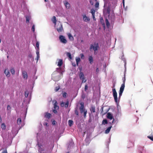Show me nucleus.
I'll return each mask as SVG.
<instances>
[{
	"mask_svg": "<svg viewBox=\"0 0 153 153\" xmlns=\"http://www.w3.org/2000/svg\"><path fill=\"white\" fill-rule=\"evenodd\" d=\"M110 7L109 6H108L103 9V12L104 14L105 15L108 14V17L109 19L111 20V22H114L115 20V14L114 13H112L111 16L110 17Z\"/></svg>",
	"mask_w": 153,
	"mask_h": 153,
	"instance_id": "obj_1",
	"label": "nucleus"
},
{
	"mask_svg": "<svg viewBox=\"0 0 153 153\" xmlns=\"http://www.w3.org/2000/svg\"><path fill=\"white\" fill-rule=\"evenodd\" d=\"M55 27L57 31L59 33H60L64 30L62 25L59 21L57 22V25H56Z\"/></svg>",
	"mask_w": 153,
	"mask_h": 153,
	"instance_id": "obj_2",
	"label": "nucleus"
},
{
	"mask_svg": "<svg viewBox=\"0 0 153 153\" xmlns=\"http://www.w3.org/2000/svg\"><path fill=\"white\" fill-rule=\"evenodd\" d=\"M126 79L125 75L123 79V83L122 84L120 88L119 91V98L121 97L122 94V93L124 90V89L125 87V82L126 81Z\"/></svg>",
	"mask_w": 153,
	"mask_h": 153,
	"instance_id": "obj_3",
	"label": "nucleus"
},
{
	"mask_svg": "<svg viewBox=\"0 0 153 153\" xmlns=\"http://www.w3.org/2000/svg\"><path fill=\"white\" fill-rule=\"evenodd\" d=\"M99 48V45L98 43L95 42L93 45L91 44L90 45V49L91 51L93 49L95 53L96 51H97Z\"/></svg>",
	"mask_w": 153,
	"mask_h": 153,
	"instance_id": "obj_4",
	"label": "nucleus"
},
{
	"mask_svg": "<svg viewBox=\"0 0 153 153\" xmlns=\"http://www.w3.org/2000/svg\"><path fill=\"white\" fill-rule=\"evenodd\" d=\"M59 72L57 71H54L52 74V78L55 81H57L59 79V75H56Z\"/></svg>",
	"mask_w": 153,
	"mask_h": 153,
	"instance_id": "obj_5",
	"label": "nucleus"
},
{
	"mask_svg": "<svg viewBox=\"0 0 153 153\" xmlns=\"http://www.w3.org/2000/svg\"><path fill=\"white\" fill-rule=\"evenodd\" d=\"M113 95L114 97V101L116 103L117 102V93L115 88H113L112 90Z\"/></svg>",
	"mask_w": 153,
	"mask_h": 153,
	"instance_id": "obj_6",
	"label": "nucleus"
},
{
	"mask_svg": "<svg viewBox=\"0 0 153 153\" xmlns=\"http://www.w3.org/2000/svg\"><path fill=\"white\" fill-rule=\"evenodd\" d=\"M80 79L82 80V83H85L86 81V80L85 79L84 75L82 72H80L79 75Z\"/></svg>",
	"mask_w": 153,
	"mask_h": 153,
	"instance_id": "obj_7",
	"label": "nucleus"
},
{
	"mask_svg": "<svg viewBox=\"0 0 153 153\" xmlns=\"http://www.w3.org/2000/svg\"><path fill=\"white\" fill-rule=\"evenodd\" d=\"M59 38V40L62 43L65 44L67 42V41L65 39V37L64 36L62 35H60Z\"/></svg>",
	"mask_w": 153,
	"mask_h": 153,
	"instance_id": "obj_8",
	"label": "nucleus"
},
{
	"mask_svg": "<svg viewBox=\"0 0 153 153\" xmlns=\"http://www.w3.org/2000/svg\"><path fill=\"white\" fill-rule=\"evenodd\" d=\"M107 117L108 118L111 120L113 119V120L111 123H113L114 122V121L115 120V119L113 118V115L110 113H108V114H107Z\"/></svg>",
	"mask_w": 153,
	"mask_h": 153,
	"instance_id": "obj_9",
	"label": "nucleus"
},
{
	"mask_svg": "<svg viewBox=\"0 0 153 153\" xmlns=\"http://www.w3.org/2000/svg\"><path fill=\"white\" fill-rule=\"evenodd\" d=\"M81 106L79 107V110L81 113H83V111L84 110L86 109L84 108V104L83 102H82L80 104Z\"/></svg>",
	"mask_w": 153,
	"mask_h": 153,
	"instance_id": "obj_10",
	"label": "nucleus"
},
{
	"mask_svg": "<svg viewBox=\"0 0 153 153\" xmlns=\"http://www.w3.org/2000/svg\"><path fill=\"white\" fill-rule=\"evenodd\" d=\"M22 73L24 78L27 79V72L25 71H22Z\"/></svg>",
	"mask_w": 153,
	"mask_h": 153,
	"instance_id": "obj_11",
	"label": "nucleus"
},
{
	"mask_svg": "<svg viewBox=\"0 0 153 153\" xmlns=\"http://www.w3.org/2000/svg\"><path fill=\"white\" fill-rule=\"evenodd\" d=\"M45 117L49 119L51 117V115L50 113L46 112L45 113Z\"/></svg>",
	"mask_w": 153,
	"mask_h": 153,
	"instance_id": "obj_12",
	"label": "nucleus"
},
{
	"mask_svg": "<svg viewBox=\"0 0 153 153\" xmlns=\"http://www.w3.org/2000/svg\"><path fill=\"white\" fill-rule=\"evenodd\" d=\"M91 113L92 114L96 112L95 107L94 106H92L90 108Z\"/></svg>",
	"mask_w": 153,
	"mask_h": 153,
	"instance_id": "obj_13",
	"label": "nucleus"
},
{
	"mask_svg": "<svg viewBox=\"0 0 153 153\" xmlns=\"http://www.w3.org/2000/svg\"><path fill=\"white\" fill-rule=\"evenodd\" d=\"M83 18L84 21L86 22L89 21L90 20V18L87 17L85 15L83 16Z\"/></svg>",
	"mask_w": 153,
	"mask_h": 153,
	"instance_id": "obj_14",
	"label": "nucleus"
},
{
	"mask_svg": "<svg viewBox=\"0 0 153 153\" xmlns=\"http://www.w3.org/2000/svg\"><path fill=\"white\" fill-rule=\"evenodd\" d=\"M100 21L101 23L102 24L103 27L105 28V24L102 17H101L100 18Z\"/></svg>",
	"mask_w": 153,
	"mask_h": 153,
	"instance_id": "obj_15",
	"label": "nucleus"
},
{
	"mask_svg": "<svg viewBox=\"0 0 153 153\" xmlns=\"http://www.w3.org/2000/svg\"><path fill=\"white\" fill-rule=\"evenodd\" d=\"M58 62L57 65L59 67L61 66L63 64V61L62 59H58Z\"/></svg>",
	"mask_w": 153,
	"mask_h": 153,
	"instance_id": "obj_16",
	"label": "nucleus"
},
{
	"mask_svg": "<svg viewBox=\"0 0 153 153\" xmlns=\"http://www.w3.org/2000/svg\"><path fill=\"white\" fill-rule=\"evenodd\" d=\"M4 73L7 77H9L10 76V73L8 70L6 69L4 71Z\"/></svg>",
	"mask_w": 153,
	"mask_h": 153,
	"instance_id": "obj_17",
	"label": "nucleus"
},
{
	"mask_svg": "<svg viewBox=\"0 0 153 153\" xmlns=\"http://www.w3.org/2000/svg\"><path fill=\"white\" fill-rule=\"evenodd\" d=\"M64 4L67 8L68 9L70 7V4L68 2L65 1L64 2Z\"/></svg>",
	"mask_w": 153,
	"mask_h": 153,
	"instance_id": "obj_18",
	"label": "nucleus"
},
{
	"mask_svg": "<svg viewBox=\"0 0 153 153\" xmlns=\"http://www.w3.org/2000/svg\"><path fill=\"white\" fill-rule=\"evenodd\" d=\"M52 21L53 23L56 25V22L57 21L56 17L55 16H53L52 19Z\"/></svg>",
	"mask_w": 153,
	"mask_h": 153,
	"instance_id": "obj_19",
	"label": "nucleus"
},
{
	"mask_svg": "<svg viewBox=\"0 0 153 153\" xmlns=\"http://www.w3.org/2000/svg\"><path fill=\"white\" fill-rule=\"evenodd\" d=\"M88 60L89 61L90 63L91 64H92L93 61V57L91 56H89Z\"/></svg>",
	"mask_w": 153,
	"mask_h": 153,
	"instance_id": "obj_20",
	"label": "nucleus"
},
{
	"mask_svg": "<svg viewBox=\"0 0 153 153\" xmlns=\"http://www.w3.org/2000/svg\"><path fill=\"white\" fill-rule=\"evenodd\" d=\"M112 127V126H110V127H108L105 130V134H108V133L110 131V130L111 128Z\"/></svg>",
	"mask_w": 153,
	"mask_h": 153,
	"instance_id": "obj_21",
	"label": "nucleus"
},
{
	"mask_svg": "<svg viewBox=\"0 0 153 153\" xmlns=\"http://www.w3.org/2000/svg\"><path fill=\"white\" fill-rule=\"evenodd\" d=\"M105 21L107 27L108 28L110 27V23L108 19L107 18H106Z\"/></svg>",
	"mask_w": 153,
	"mask_h": 153,
	"instance_id": "obj_22",
	"label": "nucleus"
},
{
	"mask_svg": "<svg viewBox=\"0 0 153 153\" xmlns=\"http://www.w3.org/2000/svg\"><path fill=\"white\" fill-rule=\"evenodd\" d=\"M55 102L54 104V108L55 109H58L59 107L57 105V102L56 100H55Z\"/></svg>",
	"mask_w": 153,
	"mask_h": 153,
	"instance_id": "obj_23",
	"label": "nucleus"
},
{
	"mask_svg": "<svg viewBox=\"0 0 153 153\" xmlns=\"http://www.w3.org/2000/svg\"><path fill=\"white\" fill-rule=\"evenodd\" d=\"M68 37L69 39L70 40H73L74 39V38L71 33H68Z\"/></svg>",
	"mask_w": 153,
	"mask_h": 153,
	"instance_id": "obj_24",
	"label": "nucleus"
},
{
	"mask_svg": "<svg viewBox=\"0 0 153 153\" xmlns=\"http://www.w3.org/2000/svg\"><path fill=\"white\" fill-rule=\"evenodd\" d=\"M68 123L69 126H71L73 124V121L71 120H69L68 121Z\"/></svg>",
	"mask_w": 153,
	"mask_h": 153,
	"instance_id": "obj_25",
	"label": "nucleus"
},
{
	"mask_svg": "<svg viewBox=\"0 0 153 153\" xmlns=\"http://www.w3.org/2000/svg\"><path fill=\"white\" fill-rule=\"evenodd\" d=\"M66 55H67V56L70 59H72V57L71 56V54L69 52H67V53Z\"/></svg>",
	"mask_w": 153,
	"mask_h": 153,
	"instance_id": "obj_26",
	"label": "nucleus"
},
{
	"mask_svg": "<svg viewBox=\"0 0 153 153\" xmlns=\"http://www.w3.org/2000/svg\"><path fill=\"white\" fill-rule=\"evenodd\" d=\"M80 61V58L79 57L76 58V65H78V64L79 62Z\"/></svg>",
	"mask_w": 153,
	"mask_h": 153,
	"instance_id": "obj_27",
	"label": "nucleus"
},
{
	"mask_svg": "<svg viewBox=\"0 0 153 153\" xmlns=\"http://www.w3.org/2000/svg\"><path fill=\"white\" fill-rule=\"evenodd\" d=\"M22 122V120L20 118H18L17 120V123L18 125H20Z\"/></svg>",
	"mask_w": 153,
	"mask_h": 153,
	"instance_id": "obj_28",
	"label": "nucleus"
},
{
	"mask_svg": "<svg viewBox=\"0 0 153 153\" xmlns=\"http://www.w3.org/2000/svg\"><path fill=\"white\" fill-rule=\"evenodd\" d=\"M1 127L2 129H5L6 128V126L4 123H3L1 125Z\"/></svg>",
	"mask_w": 153,
	"mask_h": 153,
	"instance_id": "obj_29",
	"label": "nucleus"
},
{
	"mask_svg": "<svg viewBox=\"0 0 153 153\" xmlns=\"http://www.w3.org/2000/svg\"><path fill=\"white\" fill-rule=\"evenodd\" d=\"M91 13L92 15H95V10L94 9H92L91 10Z\"/></svg>",
	"mask_w": 153,
	"mask_h": 153,
	"instance_id": "obj_30",
	"label": "nucleus"
},
{
	"mask_svg": "<svg viewBox=\"0 0 153 153\" xmlns=\"http://www.w3.org/2000/svg\"><path fill=\"white\" fill-rule=\"evenodd\" d=\"M83 112L84 113V117L85 118L86 117V114L87 113V111L86 110H84Z\"/></svg>",
	"mask_w": 153,
	"mask_h": 153,
	"instance_id": "obj_31",
	"label": "nucleus"
},
{
	"mask_svg": "<svg viewBox=\"0 0 153 153\" xmlns=\"http://www.w3.org/2000/svg\"><path fill=\"white\" fill-rule=\"evenodd\" d=\"M108 123L107 121L106 120H103L102 121V124L104 125L107 124Z\"/></svg>",
	"mask_w": 153,
	"mask_h": 153,
	"instance_id": "obj_32",
	"label": "nucleus"
},
{
	"mask_svg": "<svg viewBox=\"0 0 153 153\" xmlns=\"http://www.w3.org/2000/svg\"><path fill=\"white\" fill-rule=\"evenodd\" d=\"M10 71L12 74H15V70L13 68H11L10 70Z\"/></svg>",
	"mask_w": 153,
	"mask_h": 153,
	"instance_id": "obj_33",
	"label": "nucleus"
},
{
	"mask_svg": "<svg viewBox=\"0 0 153 153\" xmlns=\"http://www.w3.org/2000/svg\"><path fill=\"white\" fill-rule=\"evenodd\" d=\"M29 92L28 91H26L25 93V95L26 97H27L28 96Z\"/></svg>",
	"mask_w": 153,
	"mask_h": 153,
	"instance_id": "obj_34",
	"label": "nucleus"
},
{
	"mask_svg": "<svg viewBox=\"0 0 153 153\" xmlns=\"http://www.w3.org/2000/svg\"><path fill=\"white\" fill-rule=\"evenodd\" d=\"M80 57H81V58L82 59H84L85 56H84V54L83 53H82L80 54Z\"/></svg>",
	"mask_w": 153,
	"mask_h": 153,
	"instance_id": "obj_35",
	"label": "nucleus"
},
{
	"mask_svg": "<svg viewBox=\"0 0 153 153\" xmlns=\"http://www.w3.org/2000/svg\"><path fill=\"white\" fill-rule=\"evenodd\" d=\"M36 47L38 48V50H39V43L38 42H36Z\"/></svg>",
	"mask_w": 153,
	"mask_h": 153,
	"instance_id": "obj_36",
	"label": "nucleus"
},
{
	"mask_svg": "<svg viewBox=\"0 0 153 153\" xmlns=\"http://www.w3.org/2000/svg\"><path fill=\"white\" fill-rule=\"evenodd\" d=\"M68 105H69V102L68 101L65 104V108H67L68 107Z\"/></svg>",
	"mask_w": 153,
	"mask_h": 153,
	"instance_id": "obj_37",
	"label": "nucleus"
},
{
	"mask_svg": "<svg viewBox=\"0 0 153 153\" xmlns=\"http://www.w3.org/2000/svg\"><path fill=\"white\" fill-rule=\"evenodd\" d=\"M99 5V3L98 2H97L95 4V7H98Z\"/></svg>",
	"mask_w": 153,
	"mask_h": 153,
	"instance_id": "obj_38",
	"label": "nucleus"
},
{
	"mask_svg": "<svg viewBox=\"0 0 153 153\" xmlns=\"http://www.w3.org/2000/svg\"><path fill=\"white\" fill-rule=\"evenodd\" d=\"M67 94L66 93V92H64L63 94V95H62V96H63V97H64V98H65L66 97V96H67Z\"/></svg>",
	"mask_w": 153,
	"mask_h": 153,
	"instance_id": "obj_39",
	"label": "nucleus"
},
{
	"mask_svg": "<svg viewBox=\"0 0 153 153\" xmlns=\"http://www.w3.org/2000/svg\"><path fill=\"white\" fill-rule=\"evenodd\" d=\"M88 86L87 84L85 86V91H86L88 89Z\"/></svg>",
	"mask_w": 153,
	"mask_h": 153,
	"instance_id": "obj_40",
	"label": "nucleus"
},
{
	"mask_svg": "<svg viewBox=\"0 0 153 153\" xmlns=\"http://www.w3.org/2000/svg\"><path fill=\"white\" fill-rule=\"evenodd\" d=\"M34 32L35 31V26L34 25H33L31 29Z\"/></svg>",
	"mask_w": 153,
	"mask_h": 153,
	"instance_id": "obj_41",
	"label": "nucleus"
},
{
	"mask_svg": "<svg viewBox=\"0 0 153 153\" xmlns=\"http://www.w3.org/2000/svg\"><path fill=\"white\" fill-rule=\"evenodd\" d=\"M59 87H56V88H55V91H58V90L59 89Z\"/></svg>",
	"mask_w": 153,
	"mask_h": 153,
	"instance_id": "obj_42",
	"label": "nucleus"
},
{
	"mask_svg": "<svg viewBox=\"0 0 153 153\" xmlns=\"http://www.w3.org/2000/svg\"><path fill=\"white\" fill-rule=\"evenodd\" d=\"M61 106L62 107H63L65 105V103L64 102H62L61 103Z\"/></svg>",
	"mask_w": 153,
	"mask_h": 153,
	"instance_id": "obj_43",
	"label": "nucleus"
},
{
	"mask_svg": "<svg viewBox=\"0 0 153 153\" xmlns=\"http://www.w3.org/2000/svg\"><path fill=\"white\" fill-rule=\"evenodd\" d=\"M75 113L76 115H78V112L76 109L75 110Z\"/></svg>",
	"mask_w": 153,
	"mask_h": 153,
	"instance_id": "obj_44",
	"label": "nucleus"
},
{
	"mask_svg": "<svg viewBox=\"0 0 153 153\" xmlns=\"http://www.w3.org/2000/svg\"><path fill=\"white\" fill-rule=\"evenodd\" d=\"M28 57L30 58H32L33 57V56H32V54L31 53H30L28 54Z\"/></svg>",
	"mask_w": 153,
	"mask_h": 153,
	"instance_id": "obj_45",
	"label": "nucleus"
},
{
	"mask_svg": "<svg viewBox=\"0 0 153 153\" xmlns=\"http://www.w3.org/2000/svg\"><path fill=\"white\" fill-rule=\"evenodd\" d=\"M43 125L44 126H48V124L47 123V122H45V123H43Z\"/></svg>",
	"mask_w": 153,
	"mask_h": 153,
	"instance_id": "obj_46",
	"label": "nucleus"
},
{
	"mask_svg": "<svg viewBox=\"0 0 153 153\" xmlns=\"http://www.w3.org/2000/svg\"><path fill=\"white\" fill-rule=\"evenodd\" d=\"M7 110H10L11 109V107L10 105H8L7 106Z\"/></svg>",
	"mask_w": 153,
	"mask_h": 153,
	"instance_id": "obj_47",
	"label": "nucleus"
},
{
	"mask_svg": "<svg viewBox=\"0 0 153 153\" xmlns=\"http://www.w3.org/2000/svg\"><path fill=\"white\" fill-rule=\"evenodd\" d=\"M56 123V122L55 120H53L52 123V124L53 125H54Z\"/></svg>",
	"mask_w": 153,
	"mask_h": 153,
	"instance_id": "obj_48",
	"label": "nucleus"
},
{
	"mask_svg": "<svg viewBox=\"0 0 153 153\" xmlns=\"http://www.w3.org/2000/svg\"><path fill=\"white\" fill-rule=\"evenodd\" d=\"M36 53L37 55H39V50H37L36 51Z\"/></svg>",
	"mask_w": 153,
	"mask_h": 153,
	"instance_id": "obj_49",
	"label": "nucleus"
},
{
	"mask_svg": "<svg viewBox=\"0 0 153 153\" xmlns=\"http://www.w3.org/2000/svg\"><path fill=\"white\" fill-rule=\"evenodd\" d=\"M39 55H37V57L36 58V60H37V61H38V60L39 59Z\"/></svg>",
	"mask_w": 153,
	"mask_h": 153,
	"instance_id": "obj_50",
	"label": "nucleus"
},
{
	"mask_svg": "<svg viewBox=\"0 0 153 153\" xmlns=\"http://www.w3.org/2000/svg\"><path fill=\"white\" fill-rule=\"evenodd\" d=\"M92 17H93V19L95 21L96 19V18H95V15H92Z\"/></svg>",
	"mask_w": 153,
	"mask_h": 153,
	"instance_id": "obj_51",
	"label": "nucleus"
},
{
	"mask_svg": "<svg viewBox=\"0 0 153 153\" xmlns=\"http://www.w3.org/2000/svg\"><path fill=\"white\" fill-rule=\"evenodd\" d=\"M26 22H29V18L27 17H26Z\"/></svg>",
	"mask_w": 153,
	"mask_h": 153,
	"instance_id": "obj_52",
	"label": "nucleus"
},
{
	"mask_svg": "<svg viewBox=\"0 0 153 153\" xmlns=\"http://www.w3.org/2000/svg\"><path fill=\"white\" fill-rule=\"evenodd\" d=\"M1 153H7V150L5 149Z\"/></svg>",
	"mask_w": 153,
	"mask_h": 153,
	"instance_id": "obj_53",
	"label": "nucleus"
},
{
	"mask_svg": "<svg viewBox=\"0 0 153 153\" xmlns=\"http://www.w3.org/2000/svg\"><path fill=\"white\" fill-rule=\"evenodd\" d=\"M53 112L54 113H57V111L55 109H54L53 110Z\"/></svg>",
	"mask_w": 153,
	"mask_h": 153,
	"instance_id": "obj_54",
	"label": "nucleus"
},
{
	"mask_svg": "<svg viewBox=\"0 0 153 153\" xmlns=\"http://www.w3.org/2000/svg\"><path fill=\"white\" fill-rule=\"evenodd\" d=\"M115 86V83H114L113 84V88H114Z\"/></svg>",
	"mask_w": 153,
	"mask_h": 153,
	"instance_id": "obj_55",
	"label": "nucleus"
},
{
	"mask_svg": "<svg viewBox=\"0 0 153 153\" xmlns=\"http://www.w3.org/2000/svg\"><path fill=\"white\" fill-rule=\"evenodd\" d=\"M1 121H2V119H1V117L0 116V123L1 122Z\"/></svg>",
	"mask_w": 153,
	"mask_h": 153,
	"instance_id": "obj_56",
	"label": "nucleus"
},
{
	"mask_svg": "<svg viewBox=\"0 0 153 153\" xmlns=\"http://www.w3.org/2000/svg\"><path fill=\"white\" fill-rule=\"evenodd\" d=\"M99 71V69H98V68H97V69H96V71Z\"/></svg>",
	"mask_w": 153,
	"mask_h": 153,
	"instance_id": "obj_57",
	"label": "nucleus"
},
{
	"mask_svg": "<svg viewBox=\"0 0 153 153\" xmlns=\"http://www.w3.org/2000/svg\"><path fill=\"white\" fill-rule=\"evenodd\" d=\"M60 69V68H56V69H57V70H59V69Z\"/></svg>",
	"mask_w": 153,
	"mask_h": 153,
	"instance_id": "obj_58",
	"label": "nucleus"
},
{
	"mask_svg": "<svg viewBox=\"0 0 153 153\" xmlns=\"http://www.w3.org/2000/svg\"><path fill=\"white\" fill-rule=\"evenodd\" d=\"M45 0V2H47L48 1V0Z\"/></svg>",
	"mask_w": 153,
	"mask_h": 153,
	"instance_id": "obj_59",
	"label": "nucleus"
},
{
	"mask_svg": "<svg viewBox=\"0 0 153 153\" xmlns=\"http://www.w3.org/2000/svg\"><path fill=\"white\" fill-rule=\"evenodd\" d=\"M7 58H9V56H7Z\"/></svg>",
	"mask_w": 153,
	"mask_h": 153,
	"instance_id": "obj_60",
	"label": "nucleus"
},
{
	"mask_svg": "<svg viewBox=\"0 0 153 153\" xmlns=\"http://www.w3.org/2000/svg\"><path fill=\"white\" fill-rule=\"evenodd\" d=\"M1 39H0V43H1Z\"/></svg>",
	"mask_w": 153,
	"mask_h": 153,
	"instance_id": "obj_61",
	"label": "nucleus"
},
{
	"mask_svg": "<svg viewBox=\"0 0 153 153\" xmlns=\"http://www.w3.org/2000/svg\"><path fill=\"white\" fill-rule=\"evenodd\" d=\"M74 66H75V65H74Z\"/></svg>",
	"mask_w": 153,
	"mask_h": 153,
	"instance_id": "obj_62",
	"label": "nucleus"
},
{
	"mask_svg": "<svg viewBox=\"0 0 153 153\" xmlns=\"http://www.w3.org/2000/svg\"><path fill=\"white\" fill-rule=\"evenodd\" d=\"M74 66H75V65H74Z\"/></svg>",
	"mask_w": 153,
	"mask_h": 153,
	"instance_id": "obj_63",
	"label": "nucleus"
},
{
	"mask_svg": "<svg viewBox=\"0 0 153 153\" xmlns=\"http://www.w3.org/2000/svg\"><path fill=\"white\" fill-rule=\"evenodd\" d=\"M123 2L124 0H123Z\"/></svg>",
	"mask_w": 153,
	"mask_h": 153,
	"instance_id": "obj_64",
	"label": "nucleus"
}]
</instances>
